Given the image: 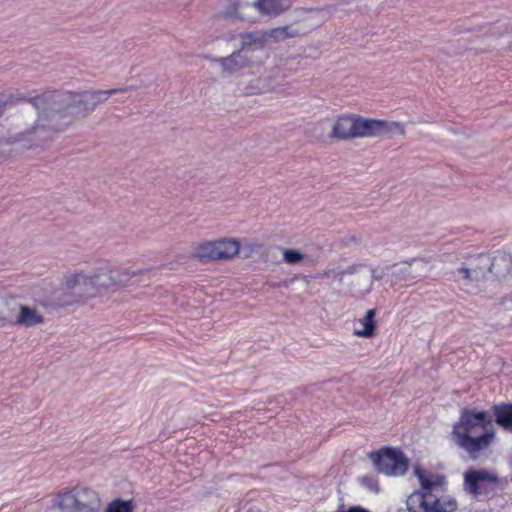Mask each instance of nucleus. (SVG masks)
<instances>
[{"label":"nucleus","mask_w":512,"mask_h":512,"mask_svg":"<svg viewBox=\"0 0 512 512\" xmlns=\"http://www.w3.org/2000/svg\"><path fill=\"white\" fill-rule=\"evenodd\" d=\"M451 440L465 451L470 459H479L496 440V432L491 426L488 412L462 408L458 420L453 425Z\"/></svg>","instance_id":"1"},{"label":"nucleus","mask_w":512,"mask_h":512,"mask_svg":"<svg viewBox=\"0 0 512 512\" xmlns=\"http://www.w3.org/2000/svg\"><path fill=\"white\" fill-rule=\"evenodd\" d=\"M128 88L96 90L92 92H46L31 99L30 103L39 115L65 114L85 116L111 95L124 93Z\"/></svg>","instance_id":"2"},{"label":"nucleus","mask_w":512,"mask_h":512,"mask_svg":"<svg viewBox=\"0 0 512 512\" xmlns=\"http://www.w3.org/2000/svg\"><path fill=\"white\" fill-rule=\"evenodd\" d=\"M413 475L417 478L419 488L413 491L406 500L408 512H455L457 501L448 495L447 480L443 474L428 471L416 465Z\"/></svg>","instance_id":"3"},{"label":"nucleus","mask_w":512,"mask_h":512,"mask_svg":"<svg viewBox=\"0 0 512 512\" xmlns=\"http://www.w3.org/2000/svg\"><path fill=\"white\" fill-rule=\"evenodd\" d=\"M241 242L235 237H220L195 243L191 257L200 262L230 261L240 255Z\"/></svg>","instance_id":"4"},{"label":"nucleus","mask_w":512,"mask_h":512,"mask_svg":"<svg viewBox=\"0 0 512 512\" xmlns=\"http://www.w3.org/2000/svg\"><path fill=\"white\" fill-rule=\"evenodd\" d=\"M99 507L98 493L80 486L59 493L53 501V508L60 512H98Z\"/></svg>","instance_id":"5"},{"label":"nucleus","mask_w":512,"mask_h":512,"mask_svg":"<svg viewBox=\"0 0 512 512\" xmlns=\"http://www.w3.org/2000/svg\"><path fill=\"white\" fill-rule=\"evenodd\" d=\"M234 39L238 42L239 48L232 54L216 60L224 74L230 75L250 67L254 62L251 52L254 48H259L257 33H242Z\"/></svg>","instance_id":"6"},{"label":"nucleus","mask_w":512,"mask_h":512,"mask_svg":"<svg viewBox=\"0 0 512 512\" xmlns=\"http://www.w3.org/2000/svg\"><path fill=\"white\" fill-rule=\"evenodd\" d=\"M319 278L331 279L337 283H344L351 278L350 290L352 293L363 296L368 294L373 285L372 276L364 271L362 264H352L346 268L333 267L319 273Z\"/></svg>","instance_id":"7"},{"label":"nucleus","mask_w":512,"mask_h":512,"mask_svg":"<svg viewBox=\"0 0 512 512\" xmlns=\"http://www.w3.org/2000/svg\"><path fill=\"white\" fill-rule=\"evenodd\" d=\"M369 459L377 472L389 477H400L408 471L409 459L399 448L383 447L369 453Z\"/></svg>","instance_id":"8"},{"label":"nucleus","mask_w":512,"mask_h":512,"mask_svg":"<svg viewBox=\"0 0 512 512\" xmlns=\"http://www.w3.org/2000/svg\"><path fill=\"white\" fill-rule=\"evenodd\" d=\"M427 263L422 259L401 261L386 267L387 281L392 288L410 287L426 275Z\"/></svg>","instance_id":"9"},{"label":"nucleus","mask_w":512,"mask_h":512,"mask_svg":"<svg viewBox=\"0 0 512 512\" xmlns=\"http://www.w3.org/2000/svg\"><path fill=\"white\" fill-rule=\"evenodd\" d=\"M405 124L400 121L364 118L358 115L357 138L404 136Z\"/></svg>","instance_id":"10"},{"label":"nucleus","mask_w":512,"mask_h":512,"mask_svg":"<svg viewBox=\"0 0 512 512\" xmlns=\"http://www.w3.org/2000/svg\"><path fill=\"white\" fill-rule=\"evenodd\" d=\"M139 273L126 268L99 269L90 274L91 292L94 296L103 289L126 285Z\"/></svg>","instance_id":"11"},{"label":"nucleus","mask_w":512,"mask_h":512,"mask_svg":"<svg viewBox=\"0 0 512 512\" xmlns=\"http://www.w3.org/2000/svg\"><path fill=\"white\" fill-rule=\"evenodd\" d=\"M255 8L260 14L275 17L278 16L292 6L291 0H255L249 4L243 0H237L234 4L235 15L240 18H245V12L249 7Z\"/></svg>","instance_id":"12"},{"label":"nucleus","mask_w":512,"mask_h":512,"mask_svg":"<svg viewBox=\"0 0 512 512\" xmlns=\"http://www.w3.org/2000/svg\"><path fill=\"white\" fill-rule=\"evenodd\" d=\"M329 11L326 8H301L295 12L294 24L302 31V36L314 31L328 20Z\"/></svg>","instance_id":"13"},{"label":"nucleus","mask_w":512,"mask_h":512,"mask_svg":"<svg viewBox=\"0 0 512 512\" xmlns=\"http://www.w3.org/2000/svg\"><path fill=\"white\" fill-rule=\"evenodd\" d=\"M357 127V114H341L333 120L329 136L338 141L357 139Z\"/></svg>","instance_id":"14"},{"label":"nucleus","mask_w":512,"mask_h":512,"mask_svg":"<svg viewBox=\"0 0 512 512\" xmlns=\"http://www.w3.org/2000/svg\"><path fill=\"white\" fill-rule=\"evenodd\" d=\"M62 287L72 292L75 301L94 297V293L91 292L90 274H86L83 271L66 275L63 278Z\"/></svg>","instance_id":"15"},{"label":"nucleus","mask_w":512,"mask_h":512,"mask_svg":"<svg viewBox=\"0 0 512 512\" xmlns=\"http://www.w3.org/2000/svg\"><path fill=\"white\" fill-rule=\"evenodd\" d=\"M258 34L259 49L263 48L267 42L274 41L280 42L289 38H296L302 36V31L297 24L294 22L272 28L263 32H256Z\"/></svg>","instance_id":"16"},{"label":"nucleus","mask_w":512,"mask_h":512,"mask_svg":"<svg viewBox=\"0 0 512 512\" xmlns=\"http://www.w3.org/2000/svg\"><path fill=\"white\" fill-rule=\"evenodd\" d=\"M45 323L44 314L36 305L18 304L14 326L36 327Z\"/></svg>","instance_id":"17"},{"label":"nucleus","mask_w":512,"mask_h":512,"mask_svg":"<svg viewBox=\"0 0 512 512\" xmlns=\"http://www.w3.org/2000/svg\"><path fill=\"white\" fill-rule=\"evenodd\" d=\"M496 483L498 477L494 472L486 470L468 469L464 473V488L467 492L473 495H478L481 492L482 482Z\"/></svg>","instance_id":"18"},{"label":"nucleus","mask_w":512,"mask_h":512,"mask_svg":"<svg viewBox=\"0 0 512 512\" xmlns=\"http://www.w3.org/2000/svg\"><path fill=\"white\" fill-rule=\"evenodd\" d=\"M18 303L13 295L6 293L0 296V328L14 326Z\"/></svg>","instance_id":"19"},{"label":"nucleus","mask_w":512,"mask_h":512,"mask_svg":"<svg viewBox=\"0 0 512 512\" xmlns=\"http://www.w3.org/2000/svg\"><path fill=\"white\" fill-rule=\"evenodd\" d=\"M486 260L484 256H477L475 261L477 264L471 267L462 266L457 269L456 273L459 275V279L468 283L477 282L485 276V265H481Z\"/></svg>","instance_id":"20"},{"label":"nucleus","mask_w":512,"mask_h":512,"mask_svg":"<svg viewBox=\"0 0 512 512\" xmlns=\"http://www.w3.org/2000/svg\"><path fill=\"white\" fill-rule=\"evenodd\" d=\"M375 315L376 311L374 309L366 311L365 316L356 322V324H359V327L354 328L353 334L357 337H372L376 329Z\"/></svg>","instance_id":"21"},{"label":"nucleus","mask_w":512,"mask_h":512,"mask_svg":"<svg viewBox=\"0 0 512 512\" xmlns=\"http://www.w3.org/2000/svg\"><path fill=\"white\" fill-rule=\"evenodd\" d=\"M496 423L503 429L512 432V404H499L493 406Z\"/></svg>","instance_id":"22"},{"label":"nucleus","mask_w":512,"mask_h":512,"mask_svg":"<svg viewBox=\"0 0 512 512\" xmlns=\"http://www.w3.org/2000/svg\"><path fill=\"white\" fill-rule=\"evenodd\" d=\"M489 35L495 40L509 38L508 43L506 45H502L501 48L507 51H512V23H504L492 28Z\"/></svg>","instance_id":"23"},{"label":"nucleus","mask_w":512,"mask_h":512,"mask_svg":"<svg viewBox=\"0 0 512 512\" xmlns=\"http://www.w3.org/2000/svg\"><path fill=\"white\" fill-rule=\"evenodd\" d=\"M283 261L289 265L299 264L305 259V255L296 249L281 248Z\"/></svg>","instance_id":"24"},{"label":"nucleus","mask_w":512,"mask_h":512,"mask_svg":"<svg viewBox=\"0 0 512 512\" xmlns=\"http://www.w3.org/2000/svg\"><path fill=\"white\" fill-rule=\"evenodd\" d=\"M277 250H281V247L266 248L265 251L263 252V260L267 263L279 264L280 261L277 258Z\"/></svg>","instance_id":"25"},{"label":"nucleus","mask_w":512,"mask_h":512,"mask_svg":"<svg viewBox=\"0 0 512 512\" xmlns=\"http://www.w3.org/2000/svg\"><path fill=\"white\" fill-rule=\"evenodd\" d=\"M262 248L261 244H258L256 242H246L243 246V258L247 259L250 258L255 253L259 252V250Z\"/></svg>","instance_id":"26"},{"label":"nucleus","mask_w":512,"mask_h":512,"mask_svg":"<svg viewBox=\"0 0 512 512\" xmlns=\"http://www.w3.org/2000/svg\"><path fill=\"white\" fill-rule=\"evenodd\" d=\"M7 284L5 281L0 280V296L6 293Z\"/></svg>","instance_id":"27"},{"label":"nucleus","mask_w":512,"mask_h":512,"mask_svg":"<svg viewBox=\"0 0 512 512\" xmlns=\"http://www.w3.org/2000/svg\"><path fill=\"white\" fill-rule=\"evenodd\" d=\"M4 108H5V102L0 100V117L2 116V114L4 112Z\"/></svg>","instance_id":"28"},{"label":"nucleus","mask_w":512,"mask_h":512,"mask_svg":"<svg viewBox=\"0 0 512 512\" xmlns=\"http://www.w3.org/2000/svg\"><path fill=\"white\" fill-rule=\"evenodd\" d=\"M37 128H38V124H36L34 127H32V129L29 131V133L36 132Z\"/></svg>","instance_id":"29"},{"label":"nucleus","mask_w":512,"mask_h":512,"mask_svg":"<svg viewBox=\"0 0 512 512\" xmlns=\"http://www.w3.org/2000/svg\"><path fill=\"white\" fill-rule=\"evenodd\" d=\"M280 86H281V83H276V84L271 86V89H276V88H278Z\"/></svg>","instance_id":"30"}]
</instances>
